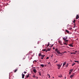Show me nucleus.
Masks as SVG:
<instances>
[{
    "mask_svg": "<svg viewBox=\"0 0 79 79\" xmlns=\"http://www.w3.org/2000/svg\"><path fill=\"white\" fill-rule=\"evenodd\" d=\"M79 15H77L76 16V19H79Z\"/></svg>",
    "mask_w": 79,
    "mask_h": 79,
    "instance_id": "nucleus-7",
    "label": "nucleus"
},
{
    "mask_svg": "<svg viewBox=\"0 0 79 79\" xmlns=\"http://www.w3.org/2000/svg\"><path fill=\"white\" fill-rule=\"evenodd\" d=\"M52 78H54V77H52Z\"/></svg>",
    "mask_w": 79,
    "mask_h": 79,
    "instance_id": "nucleus-45",
    "label": "nucleus"
},
{
    "mask_svg": "<svg viewBox=\"0 0 79 79\" xmlns=\"http://www.w3.org/2000/svg\"><path fill=\"white\" fill-rule=\"evenodd\" d=\"M50 51V48H48V49L47 51H46V52H47V51H48V52H49V51Z\"/></svg>",
    "mask_w": 79,
    "mask_h": 79,
    "instance_id": "nucleus-9",
    "label": "nucleus"
},
{
    "mask_svg": "<svg viewBox=\"0 0 79 79\" xmlns=\"http://www.w3.org/2000/svg\"><path fill=\"white\" fill-rule=\"evenodd\" d=\"M33 78H36V79H38V77H35V75H34L33 76Z\"/></svg>",
    "mask_w": 79,
    "mask_h": 79,
    "instance_id": "nucleus-6",
    "label": "nucleus"
},
{
    "mask_svg": "<svg viewBox=\"0 0 79 79\" xmlns=\"http://www.w3.org/2000/svg\"><path fill=\"white\" fill-rule=\"evenodd\" d=\"M75 64V63H74L72 64V66H74V65Z\"/></svg>",
    "mask_w": 79,
    "mask_h": 79,
    "instance_id": "nucleus-28",
    "label": "nucleus"
},
{
    "mask_svg": "<svg viewBox=\"0 0 79 79\" xmlns=\"http://www.w3.org/2000/svg\"><path fill=\"white\" fill-rule=\"evenodd\" d=\"M55 52H57L58 51V49L57 48H56L55 49Z\"/></svg>",
    "mask_w": 79,
    "mask_h": 79,
    "instance_id": "nucleus-20",
    "label": "nucleus"
},
{
    "mask_svg": "<svg viewBox=\"0 0 79 79\" xmlns=\"http://www.w3.org/2000/svg\"><path fill=\"white\" fill-rule=\"evenodd\" d=\"M17 70H18V69H16L14 71V73H16Z\"/></svg>",
    "mask_w": 79,
    "mask_h": 79,
    "instance_id": "nucleus-22",
    "label": "nucleus"
},
{
    "mask_svg": "<svg viewBox=\"0 0 79 79\" xmlns=\"http://www.w3.org/2000/svg\"><path fill=\"white\" fill-rule=\"evenodd\" d=\"M22 78H23V79H24V76H25V75H24V74H23V73H22Z\"/></svg>",
    "mask_w": 79,
    "mask_h": 79,
    "instance_id": "nucleus-5",
    "label": "nucleus"
},
{
    "mask_svg": "<svg viewBox=\"0 0 79 79\" xmlns=\"http://www.w3.org/2000/svg\"><path fill=\"white\" fill-rule=\"evenodd\" d=\"M65 79H66V77H65Z\"/></svg>",
    "mask_w": 79,
    "mask_h": 79,
    "instance_id": "nucleus-51",
    "label": "nucleus"
},
{
    "mask_svg": "<svg viewBox=\"0 0 79 79\" xmlns=\"http://www.w3.org/2000/svg\"><path fill=\"white\" fill-rule=\"evenodd\" d=\"M62 64H63V63H62L61 65H62Z\"/></svg>",
    "mask_w": 79,
    "mask_h": 79,
    "instance_id": "nucleus-50",
    "label": "nucleus"
},
{
    "mask_svg": "<svg viewBox=\"0 0 79 79\" xmlns=\"http://www.w3.org/2000/svg\"><path fill=\"white\" fill-rule=\"evenodd\" d=\"M75 52L76 53V52H77V51H75Z\"/></svg>",
    "mask_w": 79,
    "mask_h": 79,
    "instance_id": "nucleus-40",
    "label": "nucleus"
},
{
    "mask_svg": "<svg viewBox=\"0 0 79 79\" xmlns=\"http://www.w3.org/2000/svg\"><path fill=\"white\" fill-rule=\"evenodd\" d=\"M59 42V43H60V45H62V44H61V42Z\"/></svg>",
    "mask_w": 79,
    "mask_h": 79,
    "instance_id": "nucleus-39",
    "label": "nucleus"
},
{
    "mask_svg": "<svg viewBox=\"0 0 79 79\" xmlns=\"http://www.w3.org/2000/svg\"><path fill=\"white\" fill-rule=\"evenodd\" d=\"M68 65H69V64H68V63H67V64L65 65V67H68Z\"/></svg>",
    "mask_w": 79,
    "mask_h": 79,
    "instance_id": "nucleus-21",
    "label": "nucleus"
},
{
    "mask_svg": "<svg viewBox=\"0 0 79 79\" xmlns=\"http://www.w3.org/2000/svg\"><path fill=\"white\" fill-rule=\"evenodd\" d=\"M41 55H42V54H41V53H39L38 56H41Z\"/></svg>",
    "mask_w": 79,
    "mask_h": 79,
    "instance_id": "nucleus-16",
    "label": "nucleus"
},
{
    "mask_svg": "<svg viewBox=\"0 0 79 79\" xmlns=\"http://www.w3.org/2000/svg\"><path fill=\"white\" fill-rule=\"evenodd\" d=\"M49 45H50V43H49V42L48 44V45H47V47H48V46H49Z\"/></svg>",
    "mask_w": 79,
    "mask_h": 79,
    "instance_id": "nucleus-19",
    "label": "nucleus"
},
{
    "mask_svg": "<svg viewBox=\"0 0 79 79\" xmlns=\"http://www.w3.org/2000/svg\"><path fill=\"white\" fill-rule=\"evenodd\" d=\"M65 47V46H62V47L63 48V47Z\"/></svg>",
    "mask_w": 79,
    "mask_h": 79,
    "instance_id": "nucleus-41",
    "label": "nucleus"
},
{
    "mask_svg": "<svg viewBox=\"0 0 79 79\" xmlns=\"http://www.w3.org/2000/svg\"><path fill=\"white\" fill-rule=\"evenodd\" d=\"M46 51V50L45 49H43L42 51H43L44 52H45Z\"/></svg>",
    "mask_w": 79,
    "mask_h": 79,
    "instance_id": "nucleus-24",
    "label": "nucleus"
},
{
    "mask_svg": "<svg viewBox=\"0 0 79 79\" xmlns=\"http://www.w3.org/2000/svg\"><path fill=\"white\" fill-rule=\"evenodd\" d=\"M64 44L65 45H67V44H66V43H64Z\"/></svg>",
    "mask_w": 79,
    "mask_h": 79,
    "instance_id": "nucleus-37",
    "label": "nucleus"
},
{
    "mask_svg": "<svg viewBox=\"0 0 79 79\" xmlns=\"http://www.w3.org/2000/svg\"><path fill=\"white\" fill-rule=\"evenodd\" d=\"M57 53L58 54H59V55H63V54L61 53V52H60V51H57Z\"/></svg>",
    "mask_w": 79,
    "mask_h": 79,
    "instance_id": "nucleus-3",
    "label": "nucleus"
},
{
    "mask_svg": "<svg viewBox=\"0 0 79 79\" xmlns=\"http://www.w3.org/2000/svg\"><path fill=\"white\" fill-rule=\"evenodd\" d=\"M73 52H74V51L73 50Z\"/></svg>",
    "mask_w": 79,
    "mask_h": 79,
    "instance_id": "nucleus-53",
    "label": "nucleus"
},
{
    "mask_svg": "<svg viewBox=\"0 0 79 79\" xmlns=\"http://www.w3.org/2000/svg\"><path fill=\"white\" fill-rule=\"evenodd\" d=\"M67 52L65 51V52H63V54H64V53H67Z\"/></svg>",
    "mask_w": 79,
    "mask_h": 79,
    "instance_id": "nucleus-30",
    "label": "nucleus"
},
{
    "mask_svg": "<svg viewBox=\"0 0 79 79\" xmlns=\"http://www.w3.org/2000/svg\"><path fill=\"white\" fill-rule=\"evenodd\" d=\"M48 78H50V74H48Z\"/></svg>",
    "mask_w": 79,
    "mask_h": 79,
    "instance_id": "nucleus-13",
    "label": "nucleus"
},
{
    "mask_svg": "<svg viewBox=\"0 0 79 79\" xmlns=\"http://www.w3.org/2000/svg\"><path fill=\"white\" fill-rule=\"evenodd\" d=\"M73 70H70V71H73Z\"/></svg>",
    "mask_w": 79,
    "mask_h": 79,
    "instance_id": "nucleus-42",
    "label": "nucleus"
},
{
    "mask_svg": "<svg viewBox=\"0 0 79 79\" xmlns=\"http://www.w3.org/2000/svg\"><path fill=\"white\" fill-rule=\"evenodd\" d=\"M34 48H36V47H34Z\"/></svg>",
    "mask_w": 79,
    "mask_h": 79,
    "instance_id": "nucleus-46",
    "label": "nucleus"
},
{
    "mask_svg": "<svg viewBox=\"0 0 79 79\" xmlns=\"http://www.w3.org/2000/svg\"><path fill=\"white\" fill-rule=\"evenodd\" d=\"M48 64H50V65L51 64L50 63V62H49L48 63Z\"/></svg>",
    "mask_w": 79,
    "mask_h": 79,
    "instance_id": "nucleus-31",
    "label": "nucleus"
},
{
    "mask_svg": "<svg viewBox=\"0 0 79 79\" xmlns=\"http://www.w3.org/2000/svg\"><path fill=\"white\" fill-rule=\"evenodd\" d=\"M65 64H66V62H64L63 64V66H64V65H65Z\"/></svg>",
    "mask_w": 79,
    "mask_h": 79,
    "instance_id": "nucleus-14",
    "label": "nucleus"
},
{
    "mask_svg": "<svg viewBox=\"0 0 79 79\" xmlns=\"http://www.w3.org/2000/svg\"><path fill=\"white\" fill-rule=\"evenodd\" d=\"M75 19H74L73 22V23H75Z\"/></svg>",
    "mask_w": 79,
    "mask_h": 79,
    "instance_id": "nucleus-32",
    "label": "nucleus"
},
{
    "mask_svg": "<svg viewBox=\"0 0 79 79\" xmlns=\"http://www.w3.org/2000/svg\"><path fill=\"white\" fill-rule=\"evenodd\" d=\"M70 47H73V44H70L69 45Z\"/></svg>",
    "mask_w": 79,
    "mask_h": 79,
    "instance_id": "nucleus-10",
    "label": "nucleus"
},
{
    "mask_svg": "<svg viewBox=\"0 0 79 79\" xmlns=\"http://www.w3.org/2000/svg\"><path fill=\"white\" fill-rule=\"evenodd\" d=\"M58 77H60L61 78V77H62V76H61V75L60 76H59Z\"/></svg>",
    "mask_w": 79,
    "mask_h": 79,
    "instance_id": "nucleus-27",
    "label": "nucleus"
},
{
    "mask_svg": "<svg viewBox=\"0 0 79 79\" xmlns=\"http://www.w3.org/2000/svg\"><path fill=\"white\" fill-rule=\"evenodd\" d=\"M27 73V72H26V71H24L23 72V73H24V74H26Z\"/></svg>",
    "mask_w": 79,
    "mask_h": 79,
    "instance_id": "nucleus-29",
    "label": "nucleus"
},
{
    "mask_svg": "<svg viewBox=\"0 0 79 79\" xmlns=\"http://www.w3.org/2000/svg\"><path fill=\"white\" fill-rule=\"evenodd\" d=\"M29 77V74H28V75H27V78Z\"/></svg>",
    "mask_w": 79,
    "mask_h": 79,
    "instance_id": "nucleus-18",
    "label": "nucleus"
},
{
    "mask_svg": "<svg viewBox=\"0 0 79 79\" xmlns=\"http://www.w3.org/2000/svg\"><path fill=\"white\" fill-rule=\"evenodd\" d=\"M57 62H58V61L56 60V62H55V63H57Z\"/></svg>",
    "mask_w": 79,
    "mask_h": 79,
    "instance_id": "nucleus-35",
    "label": "nucleus"
},
{
    "mask_svg": "<svg viewBox=\"0 0 79 79\" xmlns=\"http://www.w3.org/2000/svg\"><path fill=\"white\" fill-rule=\"evenodd\" d=\"M54 60H55V61L56 60L55 59Z\"/></svg>",
    "mask_w": 79,
    "mask_h": 79,
    "instance_id": "nucleus-49",
    "label": "nucleus"
},
{
    "mask_svg": "<svg viewBox=\"0 0 79 79\" xmlns=\"http://www.w3.org/2000/svg\"><path fill=\"white\" fill-rule=\"evenodd\" d=\"M36 62H37V61L35 60L33 62V63H36Z\"/></svg>",
    "mask_w": 79,
    "mask_h": 79,
    "instance_id": "nucleus-17",
    "label": "nucleus"
},
{
    "mask_svg": "<svg viewBox=\"0 0 79 79\" xmlns=\"http://www.w3.org/2000/svg\"><path fill=\"white\" fill-rule=\"evenodd\" d=\"M49 59V57H47V58H46V59Z\"/></svg>",
    "mask_w": 79,
    "mask_h": 79,
    "instance_id": "nucleus-33",
    "label": "nucleus"
},
{
    "mask_svg": "<svg viewBox=\"0 0 79 79\" xmlns=\"http://www.w3.org/2000/svg\"><path fill=\"white\" fill-rule=\"evenodd\" d=\"M65 39H68V37H65L63 38V40H65Z\"/></svg>",
    "mask_w": 79,
    "mask_h": 79,
    "instance_id": "nucleus-4",
    "label": "nucleus"
},
{
    "mask_svg": "<svg viewBox=\"0 0 79 79\" xmlns=\"http://www.w3.org/2000/svg\"><path fill=\"white\" fill-rule=\"evenodd\" d=\"M4 0L5 1V0Z\"/></svg>",
    "mask_w": 79,
    "mask_h": 79,
    "instance_id": "nucleus-54",
    "label": "nucleus"
},
{
    "mask_svg": "<svg viewBox=\"0 0 79 79\" xmlns=\"http://www.w3.org/2000/svg\"><path fill=\"white\" fill-rule=\"evenodd\" d=\"M33 71L35 73H36L37 72V70H36V69H33Z\"/></svg>",
    "mask_w": 79,
    "mask_h": 79,
    "instance_id": "nucleus-8",
    "label": "nucleus"
},
{
    "mask_svg": "<svg viewBox=\"0 0 79 79\" xmlns=\"http://www.w3.org/2000/svg\"><path fill=\"white\" fill-rule=\"evenodd\" d=\"M71 73V72H69V74H70Z\"/></svg>",
    "mask_w": 79,
    "mask_h": 79,
    "instance_id": "nucleus-36",
    "label": "nucleus"
},
{
    "mask_svg": "<svg viewBox=\"0 0 79 79\" xmlns=\"http://www.w3.org/2000/svg\"><path fill=\"white\" fill-rule=\"evenodd\" d=\"M19 66H21V64H19Z\"/></svg>",
    "mask_w": 79,
    "mask_h": 79,
    "instance_id": "nucleus-47",
    "label": "nucleus"
},
{
    "mask_svg": "<svg viewBox=\"0 0 79 79\" xmlns=\"http://www.w3.org/2000/svg\"><path fill=\"white\" fill-rule=\"evenodd\" d=\"M40 66H41L42 67H44V64H41L40 65Z\"/></svg>",
    "mask_w": 79,
    "mask_h": 79,
    "instance_id": "nucleus-23",
    "label": "nucleus"
},
{
    "mask_svg": "<svg viewBox=\"0 0 79 79\" xmlns=\"http://www.w3.org/2000/svg\"><path fill=\"white\" fill-rule=\"evenodd\" d=\"M70 29H72V28H70Z\"/></svg>",
    "mask_w": 79,
    "mask_h": 79,
    "instance_id": "nucleus-48",
    "label": "nucleus"
},
{
    "mask_svg": "<svg viewBox=\"0 0 79 79\" xmlns=\"http://www.w3.org/2000/svg\"><path fill=\"white\" fill-rule=\"evenodd\" d=\"M65 31L66 32H67V33H68V34H69V31H68V30H65Z\"/></svg>",
    "mask_w": 79,
    "mask_h": 79,
    "instance_id": "nucleus-12",
    "label": "nucleus"
},
{
    "mask_svg": "<svg viewBox=\"0 0 79 79\" xmlns=\"http://www.w3.org/2000/svg\"><path fill=\"white\" fill-rule=\"evenodd\" d=\"M56 65L57 66V69H60V68L61 66V65H60V64H56Z\"/></svg>",
    "mask_w": 79,
    "mask_h": 79,
    "instance_id": "nucleus-1",
    "label": "nucleus"
},
{
    "mask_svg": "<svg viewBox=\"0 0 79 79\" xmlns=\"http://www.w3.org/2000/svg\"><path fill=\"white\" fill-rule=\"evenodd\" d=\"M65 42H68V40H64Z\"/></svg>",
    "mask_w": 79,
    "mask_h": 79,
    "instance_id": "nucleus-25",
    "label": "nucleus"
},
{
    "mask_svg": "<svg viewBox=\"0 0 79 79\" xmlns=\"http://www.w3.org/2000/svg\"><path fill=\"white\" fill-rule=\"evenodd\" d=\"M75 62H76V63H79V61H76V60H75Z\"/></svg>",
    "mask_w": 79,
    "mask_h": 79,
    "instance_id": "nucleus-26",
    "label": "nucleus"
},
{
    "mask_svg": "<svg viewBox=\"0 0 79 79\" xmlns=\"http://www.w3.org/2000/svg\"><path fill=\"white\" fill-rule=\"evenodd\" d=\"M73 76H74V75L73 74L71 75L70 76V78H72L73 77Z\"/></svg>",
    "mask_w": 79,
    "mask_h": 79,
    "instance_id": "nucleus-11",
    "label": "nucleus"
},
{
    "mask_svg": "<svg viewBox=\"0 0 79 79\" xmlns=\"http://www.w3.org/2000/svg\"><path fill=\"white\" fill-rule=\"evenodd\" d=\"M35 79H37V78H35Z\"/></svg>",
    "mask_w": 79,
    "mask_h": 79,
    "instance_id": "nucleus-52",
    "label": "nucleus"
},
{
    "mask_svg": "<svg viewBox=\"0 0 79 79\" xmlns=\"http://www.w3.org/2000/svg\"><path fill=\"white\" fill-rule=\"evenodd\" d=\"M71 55H72V54H76V53L75 52H70Z\"/></svg>",
    "mask_w": 79,
    "mask_h": 79,
    "instance_id": "nucleus-15",
    "label": "nucleus"
},
{
    "mask_svg": "<svg viewBox=\"0 0 79 79\" xmlns=\"http://www.w3.org/2000/svg\"><path fill=\"white\" fill-rule=\"evenodd\" d=\"M53 49L55 50V48H53Z\"/></svg>",
    "mask_w": 79,
    "mask_h": 79,
    "instance_id": "nucleus-43",
    "label": "nucleus"
},
{
    "mask_svg": "<svg viewBox=\"0 0 79 79\" xmlns=\"http://www.w3.org/2000/svg\"><path fill=\"white\" fill-rule=\"evenodd\" d=\"M39 75H40V76H41V73H40V72Z\"/></svg>",
    "mask_w": 79,
    "mask_h": 79,
    "instance_id": "nucleus-34",
    "label": "nucleus"
},
{
    "mask_svg": "<svg viewBox=\"0 0 79 79\" xmlns=\"http://www.w3.org/2000/svg\"><path fill=\"white\" fill-rule=\"evenodd\" d=\"M60 48H63L62 47V46L60 47Z\"/></svg>",
    "mask_w": 79,
    "mask_h": 79,
    "instance_id": "nucleus-38",
    "label": "nucleus"
},
{
    "mask_svg": "<svg viewBox=\"0 0 79 79\" xmlns=\"http://www.w3.org/2000/svg\"><path fill=\"white\" fill-rule=\"evenodd\" d=\"M68 52H69V53H71V52H69V51H68Z\"/></svg>",
    "mask_w": 79,
    "mask_h": 79,
    "instance_id": "nucleus-44",
    "label": "nucleus"
},
{
    "mask_svg": "<svg viewBox=\"0 0 79 79\" xmlns=\"http://www.w3.org/2000/svg\"><path fill=\"white\" fill-rule=\"evenodd\" d=\"M45 56V55H42L41 56V59L42 60H43V59H44V58Z\"/></svg>",
    "mask_w": 79,
    "mask_h": 79,
    "instance_id": "nucleus-2",
    "label": "nucleus"
}]
</instances>
